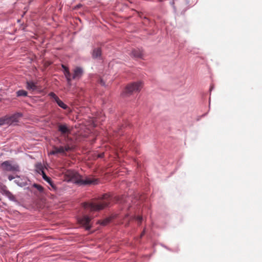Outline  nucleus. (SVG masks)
<instances>
[{
	"label": "nucleus",
	"instance_id": "4",
	"mask_svg": "<svg viewBox=\"0 0 262 262\" xmlns=\"http://www.w3.org/2000/svg\"><path fill=\"white\" fill-rule=\"evenodd\" d=\"M142 87L143 84L141 81L130 83L126 86L122 93V95L124 96H129L134 93L139 92Z\"/></svg>",
	"mask_w": 262,
	"mask_h": 262
},
{
	"label": "nucleus",
	"instance_id": "11",
	"mask_svg": "<svg viewBox=\"0 0 262 262\" xmlns=\"http://www.w3.org/2000/svg\"><path fill=\"white\" fill-rule=\"evenodd\" d=\"M143 55L142 51L139 49H134L132 50L131 56L136 58H141Z\"/></svg>",
	"mask_w": 262,
	"mask_h": 262
},
{
	"label": "nucleus",
	"instance_id": "20",
	"mask_svg": "<svg viewBox=\"0 0 262 262\" xmlns=\"http://www.w3.org/2000/svg\"><path fill=\"white\" fill-rule=\"evenodd\" d=\"M111 221V219L106 218L102 221H99V223L101 224L102 225L105 226L108 223H110Z\"/></svg>",
	"mask_w": 262,
	"mask_h": 262
},
{
	"label": "nucleus",
	"instance_id": "9",
	"mask_svg": "<svg viewBox=\"0 0 262 262\" xmlns=\"http://www.w3.org/2000/svg\"><path fill=\"white\" fill-rule=\"evenodd\" d=\"M70 149V147L69 146H60V147H53V150L50 151V154L51 155H55L56 154H64L66 151H68Z\"/></svg>",
	"mask_w": 262,
	"mask_h": 262
},
{
	"label": "nucleus",
	"instance_id": "25",
	"mask_svg": "<svg viewBox=\"0 0 262 262\" xmlns=\"http://www.w3.org/2000/svg\"><path fill=\"white\" fill-rule=\"evenodd\" d=\"M14 179V177L13 176H12L10 175V176H8V179L10 181H11V180H12Z\"/></svg>",
	"mask_w": 262,
	"mask_h": 262
},
{
	"label": "nucleus",
	"instance_id": "7",
	"mask_svg": "<svg viewBox=\"0 0 262 262\" xmlns=\"http://www.w3.org/2000/svg\"><path fill=\"white\" fill-rule=\"evenodd\" d=\"M49 96H50L57 103L59 106L64 110H67L68 106L64 104L58 97L53 92H51L49 94Z\"/></svg>",
	"mask_w": 262,
	"mask_h": 262
},
{
	"label": "nucleus",
	"instance_id": "26",
	"mask_svg": "<svg viewBox=\"0 0 262 262\" xmlns=\"http://www.w3.org/2000/svg\"><path fill=\"white\" fill-rule=\"evenodd\" d=\"M144 233H145V231H143L141 234V237L143 236L144 235Z\"/></svg>",
	"mask_w": 262,
	"mask_h": 262
},
{
	"label": "nucleus",
	"instance_id": "22",
	"mask_svg": "<svg viewBox=\"0 0 262 262\" xmlns=\"http://www.w3.org/2000/svg\"><path fill=\"white\" fill-rule=\"evenodd\" d=\"M118 201H119L121 203H124L126 202L125 199L123 196L118 198Z\"/></svg>",
	"mask_w": 262,
	"mask_h": 262
},
{
	"label": "nucleus",
	"instance_id": "19",
	"mask_svg": "<svg viewBox=\"0 0 262 262\" xmlns=\"http://www.w3.org/2000/svg\"><path fill=\"white\" fill-rule=\"evenodd\" d=\"M58 131H69L66 124H61L59 125Z\"/></svg>",
	"mask_w": 262,
	"mask_h": 262
},
{
	"label": "nucleus",
	"instance_id": "27",
	"mask_svg": "<svg viewBox=\"0 0 262 262\" xmlns=\"http://www.w3.org/2000/svg\"><path fill=\"white\" fill-rule=\"evenodd\" d=\"M128 129V128H126V127H123L121 129Z\"/></svg>",
	"mask_w": 262,
	"mask_h": 262
},
{
	"label": "nucleus",
	"instance_id": "13",
	"mask_svg": "<svg viewBox=\"0 0 262 262\" xmlns=\"http://www.w3.org/2000/svg\"><path fill=\"white\" fill-rule=\"evenodd\" d=\"M101 55V50L99 48H95L93 50L92 53V57L93 58H99Z\"/></svg>",
	"mask_w": 262,
	"mask_h": 262
},
{
	"label": "nucleus",
	"instance_id": "21",
	"mask_svg": "<svg viewBox=\"0 0 262 262\" xmlns=\"http://www.w3.org/2000/svg\"><path fill=\"white\" fill-rule=\"evenodd\" d=\"M33 186L36 188L40 192H42L43 190V188L40 185L34 184Z\"/></svg>",
	"mask_w": 262,
	"mask_h": 262
},
{
	"label": "nucleus",
	"instance_id": "5",
	"mask_svg": "<svg viewBox=\"0 0 262 262\" xmlns=\"http://www.w3.org/2000/svg\"><path fill=\"white\" fill-rule=\"evenodd\" d=\"M1 167L4 170L8 171H16L19 170L17 165H12L9 161H6L1 164Z\"/></svg>",
	"mask_w": 262,
	"mask_h": 262
},
{
	"label": "nucleus",
	"instance_id": "3",
	"mask_svg": "<svg viewBox=\"0 0 262 262\" xmlns=\"http://www.w3.org/2000/svg\"><path fill=\"white\" fill-rule=\"evenodd\" d=\"M22 117L21 113H17L12 115H6L0 118V126L4 125H16Z\"/></svg>",
	"mask_w": 262,
	"mask_h": 262
},
{
	"label": "nucleus",
	"instance_id": "17",
	"mask_svg": "<svg viewBox=\"0 0 262 262\" xmlns=\"http://www.w3.org/2000/svg\"><path fill=\"white\" fill-rule=\"evenodd\" d=\"M60 133H61V135L60 136V139H59L60 141L62 140L63 139H64L65 140H66L67 138L68 139L69 133H70V132H60Z\"/></svg>",
	"mask_w": 262,
	"mask_h": 262
},
{
	"label": "nucleus",
	"instance_id": "18",
	"mask_svg": "<svg viewBox=\"0 0 262 262\" xmlns=\"http://www.w3.org/2000/svg\"><path fill=\"white\" fill-rule=\"evenodd\" d=\"M67 79L68 84L69 86L71 85V73L70 72H67L66 75L65 76Z\"/></svg>",
	"mask_w": 262,
	"mask_h": 262
},
{
	"label": "nucleus",
	"instance_id": "24",
	"mask_svg": "<svg viewBox=\"0 0 262 262\" xmlns=\"http://www.w3.org/2000/svg\"><path fill=\"white\" fill-rule=\"evenodd\" d=\"M136 219L138 221L139 224H140L142 220V217L139 216L136 217Z\"/></svg>",
	"mask_w": 262,
	"mask_h": 262
},
{
	"label": "nucleus",
	"instance_id": "15",
	"mask_svg": "<svg viewBox=\"0 0 262 262\" xmlns=\"http://www.w3.org/2000/svg\"><path fill=\"white\" fill-rule=\"evenodd\" d=\"M36 85L32 81H28L27 82V88L29 90H35L36 89Z\"/></svg>",
	"mask_w": 262,
	"mask_h": 262
},
{
	"label": "nucleus",
	"instance_id": "8",
	"mask_svg": "<svg viewBox=\"0 0 262 262\" xmlns=\"http://www.w3.org/2000/svg\"><path fill=\"white\" fill-rule=\"evenodd\" d=\"M0 192L11 200L15 199L14 196L8 190L7 187L5 185L0 184Z\"/></svg>",
	"mask_w": 262,
	"mask_h": 262
},
{
	"label": "nucleus",
	"instance_id": "6",
	"mask_svg": "<svg viewBox=\"0 0 262 262\" xmlns=\"http://www.w3.org/2000/svg\"><path fill=\"white\" fill-rule=\"evenodd\" d=\"M92 218L88 215H84L82 217L78 219V223L81 225L87 230L91 228V220Z\"/></svg>",
	"mask_w": 262,
	"mask_h": 262
},
{
	"label": "nucleus",
	"instance_id": "12",
	"mask_svg": "<svg viewBox=\"0 0 262 262\" xmlns=\"http://www.w3.org/2000/svg\"><path fill=\"white\" fill-rule=\"evenodd\" d=\"M41 174L42 175L43 180L47 182L54 190H56V186L53 184L51 178L47 176L45 172H43Z\"/></svg>",
	"mask_w": 262,
	"mask_h": 262
},
{
	"label": "nucleus",
	"instance_id": "1",
	"mask_svg": "<svg viewBox=\"0 0 262 262\" xmlns=\"http://www.w3.org/2000/svg\"><path fill=\"white\" fill-rule=\"evenodd\" d=\"M112 200V198L109 194H105L98 200L82 203V206L85 209L91 211H99L108 206Z\"/></svg>",
	"mask_w": 262,
	"mask_h": 262
},
{
	"label": "nucleus",
	"instance_id": "28",
	"mask_svg": "<svg viewBox=\"0 0 262 262\" xmlns=\"http://www.w3.org/2000/svg\"><path fill=\"white\" fill-rule=\"evenodd\" d=\"M101 82L102 83V84H104V83H103V82H102V80L101 81Z\"/></svg>",
	"mask_w": 262,
	"mask_h": 262
},
{
	"label": "nucleus",
	"instance_id": "23",
	"mask_svg": "<svg viewBox=\"0 0 262 262\" xmlns=\"http://www.w3.org/2000/svg\"><path fill=\"white\" fill-rule=\"evenodd\" d=\"M62 68L64 70V75L66 76L67 72H70L69 70V69H68V68H67L66 66H64L63 64H62Z\"/></svg>",
	"mask_w": 262,
	"mask_h": 262
},
{
	"label": "nucleus",
	"instance_id": "10",
	"mask_svg": "<svg viewBox=\"0 0 262 262\" xmlns=\"http://www.w3.org/2000/svg\"><path fill=\"white\" fill-rule=\"evenodd\" d=\"M73 75L72 79H79L82 75L83 71V69L80 67H76L73 70Z\"/></svg>",
	"mask_w": 262,
	"mask_h": 262
},
{
	"label": "nucleus",
	"instance_id": "2",
	"mask_svg": "<svg viewBox=\"0 0 262 262\" xmlns=\"http://www.w3.org/2000/svg\"><path fill=\"white\" fill-rule=\"evenodd\" d=\"M66 175L70 179H75V183L80 185L97 184V179L91 177H86L83 179L76 172L73 170H67Z\"/></svg>",
	"mask_w": 262,
	"mask_h": 262
},
{
	"label": "nucleus",
	"instance_id": "16",
	"mask_svg": "<svg viewBox=\"0 0 262 262\" xmlns=\"http://www.w3.org/2000/svg\"><path fill=\"white\" fill-rule=\"evenodd\" d=\"M17 96H27L28 93L23 90H20L16 92Z\"/></svg>",
	"mask_w": 262,
	"mask_h": 262
},
{
	"label": "nucleus",
	"instance_id": "14",
	"mask_svg": "<svg viewBox=\"0 0 262 262\" xmlns=\"http://www.w3.org/2000/svg\"><path fill=\"white\" fill-rule=\"evenodd\" d=\"M36 167V170L37 172L40 174H42L44 171V168L41 163H37L36 164L35 166Z\"/></svg>",
	"mask_w": 262,
	"mask_h": 262
}]
</instances>
